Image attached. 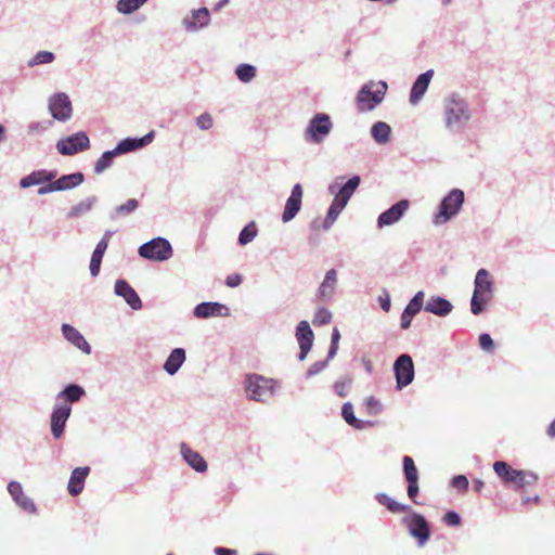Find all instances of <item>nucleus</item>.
<instances>
[{
  "label": "nucleus",
  "instance_id": "1",
  "mask_svg": "<svg viewBox=\"0 0 555 555\" xmlns=\"http://www.w3.org/2000/svg\"><path fill=\"white\" fill-rule=\"evenodd\" d=\"M384 506L393 514L408 513L401 519L409 533L417 540L418 546H424L430 538V526L427 519L420 513L413 511L408 504H402L384 493Z\"/></svg>",
  "mask_w": 555,
  "mask_h": 555
},
{
  "label": "nucleus",
  "instance_id": "2",
  "mask_svg": "<svg viewBox=\"0 0 555 555\" xmlns=\"http://www.w3.org/2000/svg\"><path fill=\"white\" fill-rule=\"evenodd\" d=\"M473 113L467 100L460 93L453 92L443 101V124L451 133H461L467 127Z\"/></svg>",
  "mask_w": 555,
  "mask_h": 555
},
{
  "label": "nucleus",
  "instance_id": "3",
  "mask_svg": "<svg viewBox=\"0 0 555 555\" xmlns=\"http://www.w3.org/2000/svg\"><path fill=\"white\" fill-rule=\"evenodd\" d=\"M493 297V280L486 269H479L474 280V292L470 299V311L480 314Z\"/></svg>",
  "mask_w": 555,
  "mask_h": 555
},
{
  "label": "nucleus",
  "instance_id": "4",
  "mask_svg": "<svg viewBox=\"0 0 555 555\" xmlns=\"http://www.w3.org/2000/svg\"><path fill=\"white\" fill-rule=\"evenodd\" d=\"M274 380L258 374H249L245 378V391L249 400L267 402L274 395Z\"/></svg>",
  "mask_w": 555,
  "mask_h": 555
},
{
  "label": "nucleus",
  "instance_id": "5",
  "mask_svg": "<svg viewBox=\"0 0 555 555\" xmlns=\"http://www.w3.org/2000/svg\"><path fill=\"white\" fill-rule=\"evenodd\" d=\"M465 201V194L460 189L451 190L440 202L434 223L439 225L448 222L461 210Z\"/></svg>",
  "mask_w": 555,
  "mask_h": 555
},
{
  "label": "nucleus",
  "instance_id": "6",
  "mask_svg": "<svg viewBox=\"0 0 555 555\" xmlns=\"http://www.w3.org/2000/svg\"><path fill=\"white\" fill-rule=\"evenodd\" d=\"M333 129V122L330 115L317 113L308 122L304 132V139L310 144H321L330 135Z\"/></svg>",
  "mask_w": 555,
  "mask_h": 555
},
{
  "label": "nucleus",
  "instance_id": "7",
  "mask_svg": "<svg viewBox=\"0 0 555 555\" xmlns=\"http://www.w3.org/2000/svg\"><path fill=\"white\" fill-rule=\"evenodd\" d=\"M138 253L140 257L152 261H165L172 256L170 242L165 237H154L142 244Z\"/></svg>",
  "mask_w": 555,
  "mask_h": 555
},
{
  "label": "nucleus",
  "instance_id": "8",
  "mask_svg": "<svg viewBox=\"0 0 555 555\" xmlns=\"http://www.w3.org/2000/svg\"><path fill=\"white\" fill-rule=\"evenodd\" d=\"M90 147L89 137L85 131H78L56 142V150L61 155L73 156Z\"/></svg>",
  "mask_w": 555,
  "mask_h": 555
},
{
  "label": "nucleus",
  "instance_id": "9",
  "mask_svg": "<svg viewBox=\"0 0 555 555\" xmlns=\"http://www.w3.org/2000/svg\"><path fill=\"white\" fill-rule=\"evenodd\" d=\"M393 373L397 383L396 388L398 390L403 389L413 382L415 371L414 363L410 354L402 353L396 359L393 363Z\"/></svg>",
  "mask_w": 555,
  "mask_h": 555
},
{
  "label": "nucleus",
  "instance_id": "10",
  "mask_svg": "<svg viewBox=\"0 0 555 555\" xmlns=\"http://www.w3.org/2000/svg\"><path fill=\"white\" fill-rule=\"evenodd\" d=\"M374 81H370L359 90L356 104L360 113L373 111L382 102L380 90H373Z\"/></svg>",
  "mask_w": 555,
  "mask_h": 555
},
{
  "label": "nucleus",
  "instance_id": "11",
  "mask_svg": "<svg viewBox=\"0 0 555 555\" xmlns=\"http://www.w3.org/2000/svg\"><path fill=\"white\" fill-rule=\"evenodd\" d=\"M49 112L59 121H67L72 117L73 107L69 96L64 92H57L49 99Z\"/></svg>",
  "mask_w": 555,
  "mask_h": 555
},
{
  "label": "nucleus",
  "instance_id": "12",
  "mask_svg": "<svg viewBox=\"0 0 555 555\" xmlns=\"http://www.w3.org/2000/svg\"><path fill=\"white\" fill-rule=\"evenodd\" d=\"M72 413V406L67 403H55L51 413V434L55 439H60L65 429L67 420Z\"/></svg>",
  "mask_w": 555,
  "mask_h": 555
},
{
  "label": "nucleus",
  "instance_id": "13",
  "mask_svg": "<svg viewBox=\"0 0 555 555\" xmlns=\"http://www.w3.org/2000/svg\"><path fill=\"white\" fill-rule=\"evenodd\" d=\"M296 339L299 345V361H304L312 348L314 334L308 321H300L296 327Z\"/></svg>",
  "mask_w": 555,
  "mask_h": 555
},
{
  "label": "nucleus",
  "instance_id": "14",
  "mask_svg": "<svg viewBox=\"0 0 555 555\" xmlns=\"http://www.w3.org/2000/svg\"><path fill=\"white\" fill-rule=\"evenodd\" d=\"M302 201V186L300 183H296L291 192L289 197L286 201L284 211L282 214V221L287 223L292 221L301 208Z\"/></svg>",
  "mask_w": 555,
  "mask_h": 555
},
{
  "label": "nucleus",
  "instance_id": "15",
  "mask_svg": "<svg viewBox=\"0 0 555 555\" xmlns=\"http://www.w3.org/2000/svg\"><path fill=\"white\" fill-rule=\"evenodd\" d=\"M114 293L116 296L121 297L132 310H140L142 308L141 298L126 280L119 279L115 282Z\"/></svg>",
  "mask_w": 555,
  "mask_h": 555
},
{
  "label": "nucleus",
  "instance_id": "16",
  "mask_svg": "<svg viewBox=\"0 0 555 555\" xmlns=\"http://www.w3.org/2000/svg\"><path fill=\"white\" fill-rule=\"evenodd\" d=\"M210 23V15L207 8H199L197 10H193L191 15L183 17L182 26L186 31L195 33Z\"/></svg>",
  "mask_w": 555,
  "mask_h": 555
},
{
  "label": "nucleus",
  "instance_id": "17",
  "mask_svg": "<svg viewBox=\"0 0 555 555\" xmlns=\"http://www.w3.org/2000/svg\"><path fill=\"white\" fill-rule=\"evenodd\" d=\"M193 314L197 319H208L217 315L229 317L230 309L225 305L217 301H204L194 308Z\"/></svg>",
  "mask_w": 555,
  "mask_h": 555
},
{
  "label": "nucleus",
  "instance_id": "18",
  "mask_svg": "<svg viewBox=\"0 0 555 555\" xmlns=\"http://www.w3.org/2000/svg\"><path fill=\"white\" fill-rule=\"evenodd\" d=\"M434 76V69H428L417 76L412 85L409 101L412 105H416L426 93L430 80Z\"/></svg>",
  "mask_w": 555,
  "mask_h": 555
},
{
  "label": "nucleus",
  "instance_id": "19",
  "mask_svg": "<svg viewBox=\"0 0 555 555\" xmlns=\"http://www.w3.org/2000/svg\"><path fill=\"white\" fill-rule=\"evenodd\" d=\"M57 177V170L39 169L30 172L20 180V188L28 189L34 185L44 184L47 181Z\"/></svg>",
  "mask_w": 555,
  "mask_h": 555
},
{
  "label": "nucleus",
  "instance_id": "20",
  "mask_svg": "<svg viewBox=\"0 0 555 555\" xmlns=\"http://www.w3.org/2000/svg\"><path fill=\"white\" fill-rule=\"evenodd\" d=\"M61 331L64 338L74 345L77 349L81 350L86 354L91 353V346L77 328L70 324L64 323L61 327Z\"/></svg>",
  "mask_w": 555,
  "mask_h": 555
},
{
  "label": "nucleus",
  "instance_id": "21",
  "mask_svg": "<svg viewBox=\"0 0 555 555\" xmlns=\"http://www.w3.org/2000/svg\"><path fill=\"white\" fill-rule=\"evenodd\" d=\"M424 310L442 318L449 315L452 312L453 305L444 297L430 296L424 306Z\"/></svg>",
  "mask_w": 555,
  "mask_h": 555
},
{
  "label": "nucleus",
  "instance_id": "22",
  "mask_svg": "<svg viewBox=\"0 0 555 555\" xmlns=\"http://www.w3.org/2000/svg\"><path fill=\"white\" fill-rule=\"evenodd\" d=\"M126 153H127V151L122 144V141L118 142V144L113 150L105 151L101 155V157L95 162L94 172L96 175L102 173L103 171H105L113 165L115 157L126 154Z\"/></svg>",
  "mask_w": 555,
  "mask_h": 555
},
{
  "label": "nucleus",
  "instance_id": "23",
  "mask_svg": "<svg viewBox=\"0 0 555 555\" xmlns=\"http://www.w3.org/2000/svg\"><path fill=\"white\" fill-rule=\"evenodd\" d=\"M337 286V272L335 269H331L325 273L324 280L322 281L319 289H318V296L319 298L327 302L332 300L335 289Z\"/></svg>",
  "mask_w": 555,
  "mask_h": 555
},
{
  "label": "nucleus",
  "instance_id": "24",
  "mask_svg": "<svg viewBox=\"0 0 555 555\" xmlns=\"http://www.w3.org/2000/svg\"><path fill=\"white\" fill-rule=\"evenodd\" d=\"M90 468L88 466L85 467H76L73 469L67 490L68 493L73 496L80 494L83 490L85 481L87 476L89 475Z\"/></svg>",
  "mask_w": 555,
  "mask_h": 555
},
{
  "label": "nucleus",
  "instance_id": "25",
  "mask_svg": "<svg viewBox=\"0 0 555 555\" xmlns=\"http://www.w3.org/2000/svg\"><path fill=\"white\" fill-rule=\"evenodd\" d=\"M85 395L86 391L83 387L72 383L66 385L64 389L56 395L55 400L57 403H67L70 405L72 403L78 402Z\"/></svg>",
  "mask_w": 555,
  "mask_h": 555
},
{
  "label": "nucleus",
  "instance_id": "26",
  "mask_svg": "<svg viewBox=\"0 0 555 555\" xmlns=\"http://www.w3.org/2000/svg\"><path fill=\"white\" fill-rule=\"evenodd\" d=\"M186 360V353L183 348H175L167 357L163 369L168 375H175Z\"/></svg>",
  "mask_w": 555,
  "mask_h": 555
},
{
  "label": "nucleus",
  "instance_id": "27",
  "mask_svg": "<svg viewBox=\"0 0 555 555\" xmlns=\"http://www.w3.org/2000/svg\"><path fill=\"white\" fill-rule=\"evenodd\" d=\"M360 181L361 180L359 176H353L345 184H343L337 192L334 191V185H330L328 190L331 193H335V198L341 202L343 205H347L350 197L358 189Z\"/></svg>",
  "mask_w": 555,
  "mask_h": 555
},
{
  "label": "nucleus",
  "instance_id": "28",
  "mask_svg": "<svg viewBox=\"0 0 555 555\" xmlns=\"http://www.w3.org/2000/svg\"><path fill=\"white\" fill-rule=\"evenodd\" d=\"M181 454L183 460L197 473H204L207 470V463L204 457L185 443L181 444Z\"/></svg>",
  "mask_w": 555,
  "mask_h": 555
},
{
  "label": "nucleus",
  "instance_id": "29",
  "mask_svg": "<svg viewBox=\"0 0 555 555\" xmlns=\"http://www.w3.org/2000/svg\"><path fill=\"white\" fill-rule=\"evenodd\" d=\"M83 181L85 175L82 172L67 173L54 179L57 192L73 190Z\"/></svg>",
  "mask_w": 555,
  "mask_h": 555
},
{
  "label": "nucleus",
  "instance_id": "30",
  "mask_svg": "<svg viewBox=\"0 0 555 555\" xmlns=\"http://www.w3.org/2000/svg\"><path fill=\"white\" fill-rule=\"evenodd\" d=\"M341 417L351 427L356 429H364L373 426V422L360 420L354 415V409L351 402H345L341 406Z\"/></svg>",
  "mask_w": 555,
  "mask_h": 555
},
{
  "label": "nucleus",
  "instance_id": "31",
  "mask_svg": "<svg viewBox=\"0 0 555 555\" xmlns=\"http://www.w3.org/2000/svg\"><path fill=\"white\" fill-rule=\"evenodd\" d=\"M410 202L408 199H401L384 210V225H390L399 221L404 212L409 209Z\"/></svg>",
  "mask_w": 555,
  "mask_h": 555
},
{
  "label": "nucleus",
  "instance_id": "32",
  "mask_svg": "<svg viewBox=\"0 0 555 555\" xmlns=\"http://www.w3.org/2000/svg\"><path fill=\"white\" fill-rule=\"evenodd\" d=\"M96 203H98V197L95 195H90V196L83 198L82 201H80L79 203L73 205L70 207V209L68 210L66 217L68 219L79 218V217L88 214L89 211H91V209L93 208V206Z\"/></svg>",
  "mask_w": 555,
  "mask_h": 555
},
{
  "label": "nucleus",
  "instance_id": "33",
  "mask_svg": "<svg viewBox=\"0 0 555 555\" xmlns=\"http://www.w3.org/2000/svg\"><path fill=\"white\" fill-rule=\"evenodd\" d=\"M493 470L504 483L509 485L517 478L520 469L513 468L504 461H496L493 464Z\"/></svg>",
  "mask_w": 555,
  "mask_h": 555
},
{
  "label": "nucleus",
  "instance_id": "34",
  "mask_svg": "<svg viewBox=\"0 0 555 555\" xmlns=\"http://www.w3.org/2000/svg\"><path fill=\"white\" fill-rule=\"evenodd\" d=\"M106 249H107L106 243L104 241H99V243L96 244V246L92 253L90 266H89L90 274L93 278L98 276L100 273L102 259H103V256H104Z\"/></svg>",
  "mask_w": 555,
  "mask_h": 555
},
{
  "label": "nucleus",
  "instance_id": "35",
  "mask_svg": "<svg viewBox=\"0 0 555 555\" xmlns=\"http://www.w3.org/2000/svg\"><path fill=\"white\" fill-rule=\"evenodd\" d=\"M154 137L155 132L152 130L141 138H126L121 141L127 153H130L149 145L153 141Z\"/></svg>",
  "mask_w": 555,
  "mask_h": 555
},
{
  "label": "nucleus",
  "instance_id": "36",
  "mask_svg": "<svg viewBox=\"0 0 555 555\" xmlns=\"http://www.w3.org/2000/svg\"><path fill=\"white\" fill-rule=\"evenodd\" d=\"M139 202L135 198H129L125 204L116 206L109 211V219L117 220L127 217L137 210Z\"/></svg>",
  "mask_w": 555,
  "mask_h": 555
},
{
  "label": "nucleus",
  "instance_id": "37",
  "mask_svg": "<svg viewBox=\"0 0 555 555\" xmlns=\"http://www.w3.org/2000/svg\"><path fill=\"white\" fill-rule=\"evenodd\" d=\"M345 207H346V205H343L341 202H339L338 199H336L334 197V199L327 210V215L323 221L324 230H328L334 224V222L336 221V219L338 218V216L340 215V212L343 211V209Z\"/></svg>",
  "mask_w": 555,
  "mask_h": 555
},
{
  "label": "nucleus",
  "instance_id": "38",
  "mask_svg": "<svg viewBox=\"0 0 555 555\" xmlns=\"http://www.w3.org/2000/svg\"><path fill=\"white\" fill-rule=\"evenodd\" d=\"M538 481V475L530 470H519V475L515 478L513 485L516 491L524 490L527 486L534 485Z\"/></svg>",
  "mask_w": 555,
  "mask_h": 555
},
{
  "label": "nucleus",
  "instance_id": "39",
  "mask_svg": "<svg viewBox=\"0 0 555 555\" xmlns=\"http://www.w3.org/2000/svg\"><path fill=\"white\" fill-rule=\"evenodd\" d=\"M147 1L149 0H118L116 10L124 15H129L139 10Z\"/></svg>",
  "mask_w": 555,
  "mask_h": 555
},
{
  "label": "nucleus",
  "instance_id": "40",
  "mask_svg": "<svg viewBox=\"0 0 555 555\" xmlns=\"http://www.w3.org/2000/svg\"><path fill=\"white\" fill-rule=\"evenodd\" d=\"M425 293L418 291L403 309L408 314L416 315L423 308Z\"/></svg>",
  "mask_w": 555,
  "mask_h": 555
},
{
  "label": "nucleus",
  "instance_id": "41",
  "mask_svg": "<svg viewBox=\"0 0 555 555\" xmlns=\"http://www.w3.org/2000/svg\"><path fill=\"white\" fill-rule=\"evenodd\" d=\"M256 72L257 69L254 65L246 63L240 64L235 69L237 78L244 83L250 82L255 78Z\"/></svg>",
  "mask_w": 555,
  "mask_h": 555
},
{
  "label": "nucleus",
  "instance_id": "42",
  "mask_svg": "<svg viewBox=\"0 0 555 555\" xmlns=\"http://www.w3.org/2000/svg\"><path fill=\"white\" fill-rule=\"evenodd\" d=\"M55 60V55L50 51H39L37 52L28 62L27 65L29 67H35L42 64H50Z\"/></svg>",
  "mask_w": 555,
  "mask_h": 555
},
{
  "label": "nucleus",
  "instance_id": "43",
  "mask_svg": "<svg viewBox=\"0 0 555 555\" xmlns=\"http://www.w3.org/2000/svg\"><path fill=\"white\" fill-rule=\"evenodd\" d=\"M403 474L405 480H418V472L413 459L409 455L403 456Z\"/></svg>",
  "mask_w": 555,
  "mask_h": 555
},
{
  "label": "nucleus",
  "instance_id": "44",
  "mask_svg": "<svg viewBox=\"0 0 555 555\" xmlns=\"http://www.w3.org/2000/svg\"><path fill=\"white\" fill-rule=\"evenodd\" d=\"M257 236V228L255 222H250L245 225L238 235V243L241 245H247Z\"/></svg>",
  "mask_w": 555,
  "mask_h": 555
},
{
  "label": "nucleus",
  "instance_id": "45",
  "mask_svg": "<svg viewBox=\"0 0 555 555\" xmlns=\"http://www.w3.org/2000/svg\"><path fill=\"white\" fill-rule=\"evenodd\" d=\"M332 312L322 307L314 312L312 323L315 326L325 325L332 321Z\"/></svg>",
  "mask_w": 555,
  "mask_h": 555
},
{
  "label": "nucleus",
  "instance_id": "46",
  "mask_svg": "<svg viewBox=\"0 0 555 555\" xmlns=\"http://www.w3.org/2000/svg\"><path fill=\"white\" fill-rule=\"evenodd\" d=\"M340 340V333L337 327L333 328L332 336H331V345L327 351V359H334V357L337 353L338 345Z\"/></svg>",
  "mask_w": 555,
  "mask_h": 555
},
{
  "label": "nucleus",
  "instance_id": "47",
  "mask_svg": "<svg viewBox=\"0 0 555 555\" xmlns=\"http://www.w3.org/2000/svg\"><path fill=\"white\" fill-rule=\"evenodd\" d=\"M350 387H351L350 378L337 380L334 384V391L337 396L344 398L349 393Z\"/></svg>",
  "mask_w": 555,
  "mask_h": 555
},
{
  "label": "nucleus",
  "instance_id": "48",
  "mask_svg": "<svg viewBox=\"0 0 555 555\" xmlns=\"http://www.w3.org/2000/svg\"><path fill=\"white\" fill-rule=\"evenodd\" d=\"M14 502L21 508H23L24 511H26L28 513H35L36 512V505L34 503V501L30 498L26 496L24 493L17 500H14Z\"/></svg>",
  "mask_w": 555,
  "mask_h": 555
},
{
  "label": "nucleus",
  "instance_id": "49",
  "mask_svg": "<svg viewBox=\"0 0 555 555\" xmlns=\"http://www.w3.org/2000/svg\"><path fill=\"white\" fill-rule=\"evenodd\" d=\"M214 125L212 116L209 113H203L196 118V126L201 130H209Z\"/></svg>",
  "mask_w": 555,
  "mask_h": 555
},
{
  "label": "nucleus",
  "instance_id": "50",
  "mask_svg": "<svg viewBox=\"0 0 555 555\" xmlns=\"http://www.w3.org/2000/svg\"><path fill=\"white\" fill-rule=\"evenodd\" d=\"M52 126L51 120L33 121L28 125L29 133H41Z\"/></svg>",
  "mask_w": 555,
  "mask_h": 555
},
{
  "label": "nucleus",
  "instance_id": "51",
  "mask_svg": "<svg viewBox=\"0 0 555 555\" xmlns=\"http://www.w3.org/2000/svg\"><path fill=\"white\" fill-rule=\"evenodd\" d=\"M443 522L451 527H457L462 522V518L455 511H448L442 518Z\"/></svg>",
  "mask_w": 555,
  "mask_h": 555
},
{
  "label": "nucleus",
  "instance_id": "52",
  "mask_svg": "<svg viewBox=\"0 0 555 555\" xmlns=\"http://www.w3.org/2000/svg\"><path fill=\"white\" fill-rule=\"evenodd\" d=\"M332 359H325L324 361L314 362L307 371L306 376L310 378L319 373H321L328 364Z\"/></svg>",
  "mask_w": 555,
  "mask_h": 555
},
{
  "label": "nucleus",
  "instance_id": "53",
  "mask_svg": "<svg viewBox=\"0 0 555 555\" xmlns=\"http://www.w3.org/2000/svg\"><path fill=\"white\" fill-rule=\"evenodd\" d=\"M451 486L459 491H466L468 489L469 482L466 476L456 475L451 479Z\"/></svg>",
  "mask_w": 555,
  "mask_h": 555
},
{
  "label": "nucleus",
  "instance_id": "54",
  "mask_svg": "<svg viewBox=\"0 0 555 555\" xmlns=\"http://www.w3.org/2000/svg\"><path fill=\"white\" fill-rule=\"evenodd\" d=\"M365 411L370 415L378 414L380 406L379 401L374 397H367L364 401Z\"/></svg>",
  "mask_w": 555,
  "mask_h": 555
},
{
  "label": "nucleus",
  "instance_id": "55",
  "mask_svg": "<svg viewBox=\"0 0 555 555\" xmlns=\"http://www.w3.org/2000/svg\"><path fill=\"white\" fill-rule=\"evenodd\" d=\"M408 489L406 493L409 499L412 500L413 503L418 504L416 501L417 494H418V480H408Z\"/></svg>",
  "mask_w": 555,
  "mask_h": 555
},
{
  "label": "nucleus",
  "instance_id": "56",
  "mask_svg": "<svg viewBox=\"0 0 555 555\" xmlns=\"http://www.w3.org/2000/svg\"><path fill=\"white\" fill-rule=\"evenodd\" d=\"M8 491L10 493V495L12 496L13 501L17 500L24 493L22 485L17 481H10L8 483Z\"/></svg>",
  "mask_w": 555,
  "mask_h": 555
},
{
  "label": "nucleus",
  "instance_id": "57",
  "mask_svg": "<svg viewBox=\"0 0 555 555\" xmlns=\"http://www.w3.org/2000/svg\"><path fill=\"white\" fill-rule=\"evenodd\" d=\"M53 192H57L54 179L41 184L37 191L38 195H46Z\"/></svg>",
  "mask_w": 555,
  "mask_h": 555
},
{
  "label": "nucleus",
  "instance_id": "58",
  "mask_svg": "<svg viewBox=\"0 0 555 555\" xmlns=\"http://www.w3.org/2000/svg\"><path fill=\"white\" fill-rule=\"evenodd\" d=\"M479 345L483 350H491L493 348V339L488 333L479 335Z\"/></svg>",
  "mask_w": 555,
  "mask_h": 555
},
{
  "label": "nucleus",
  "instance_id": "59",
  "mask_svg": "<svg viewBox=\"0 0 555 555\" xmlns=\"http://www.w3.org/2000/svg\"><path fill=\"white\" fill-rule=\"evenodd\" d=\"M371 133H372V137L374 138V140H375L378 144H382V120L376 121V122L372 126Z\"/></svg>",
  "mask_w": 555,
  "mask_h": 555
},
{
  "label": "nucleus",
  "instance_id": "60",
  "mask_svg": "<svg viewBox=\"0 0 555 555\" xmlns=\"http://www.w3.org/2000/svg\"><path fill=\"white\" fill-rule=\"evenodd\" d=\"M414 315L412 314H408L404 310L402 311L401 313V322H400V327L402 330H408L410 326H411V323H412V320H413Z\"/></svg>",
  "mask_w": 555,
  "mask_h": 555
},
{
  "label": "nucleus",
  "instance_id": "61",
  "mask_svg": "<svg viewBox=\"0 0 555 555\" xmlns=\"http://www.w3.org/2000/svg\"><path fill=\"white\" fill-rule=\"evenodd\" d=\"M242 283V276L240 274H232L227 278L225 284L229 287H237Z\"/></svg>",
  "mask_w": 555,
  "mask_h": 555
},
{
  "label": "nucleus",
  "instance_id": "62",
  "mask_svg": "<svg viewBox=\"0 0 555 555\" xmlns=\"http://www.w3.org/2000/svg\"><path fill=\"white\" fill-rule=\"evenodd\" d=\"M214 552L216 555H237V552L235 550L225 548V547H221V546H217L214 550Z\"/></svg>",
  "mask_w": 555,
  "mask_h": 555
},
{
  "label": "nucleus",
  "instance_id": "63",
  "mask_svg": "<svg viewBox=\"0 0 555 555\" xmlns=\"http://www.w3.org/2000/svg\"><path fill=\"white\" fill-rule=\"evenodd\" d=\"M391 128L388 124L384 122V144L389 141Z\"/></svg>",
  "mask_w": 555,
  "mask_h": 555
},
{
  "label": "nucleus",
  "instance_id": "64",
  "mask_svg": "<svg viewBox=\"0 0 555 555\" xmlns=\"http://www.w3.org/2000/svg\"><path fill=\"white\" fill-rule=\"evenodd\" d=\"M546 433L550 437L555 438V420L550 424Z\"/></svg>",
  "mask_w": 555,
  "mask_h": 555
}]
</instances>
